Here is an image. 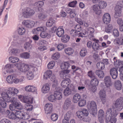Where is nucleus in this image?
<instances>
[{
    "mask_svg": "<svg viewBox=\"0 0 123 123\" xmlns=\"http://www.w3.org/2000/svg\"><path fill=\"white\" fill-rule=\"evenodd\" d=\"M119 113V112L115 108L112 107L108 109L106 112L105 122L108 123L109 122L114 121L117 119L115 117Z\"/></svg>",
    "mask_w": 123,
    "mask_h": 123,
    "instance_id": "obj_1",
    "label": "nucleus"
},
{
    "mask_svg": "<svg viewBox=\"0 0 123 123\" xmlns=\"http://www.w3.org/2000/svg\"><path fill=\"white\" fill-rule=\"evenodd\" d=\"M18 92V90L13 87H10L8 88L6 92H3L1 94L2 96L8 101H10V98L13 97H14L15 94H17Z\"/></svg>",
    "mask_w": 123,
    "mask_h": 123,
    "instance_id": "obj_2",
    "label": "nucleus"
},
{
    "mask_svg": "<svg viewBox=\"0 0 123 123\" xmlns=\"http://www.w3.org/2000/svg\"><path fill=\"white\" fill-rule=\"evenodd\" d=\"M87 107L89 112L92 115L97 112V105L94 101H88L87 103Z\"/></svg>",
    "mask_w": 123,
    "mask_h": 123,
    "instance_id": "obj_3",
    "label": "nucleus"
},
{
    "mask_svg": "<svg viewBox=\"0 0 123 123\" xmlns=\"http://www.w3.org/2000/svg\"><path fill=\"white\" fill-rule=\"evenodd\" d=\"M88 112L87 109H83L81 111H78L77 112L78 117L81 119L85 121V117L87 116L88 114Z\"/></svg>",
    "mask_w": 123,
    "mask_h": 123,
    "instance_id": "obj_4",
    "label": "nucleus"
},
{
    "mask_svg": "<svg viewBox=\"0 0 123 123\" xmlns=\"http://www.w3.org/2000/svg\"><path fill=\"white\" fill-rule=\"evenodd\" d=\"M10 101H8V102H11L16 107L17 109L19 110H21L23 108L22 104L18 101L17 100L16 98L15 97H13L11 98H10Z\"/></svg>",
    "mask_w": 123,
    "mask_h": 123,
    "instance_id": "obj_5",
    "label": "nucleus"
},
{
    "mask_svg": "<svg viewBox=\"0 0 123 123\" xmlns=\"http://www.w3.org/2000/svg\"><path fill=\"white\" fill-rule=\"evenodd\" d=\"M115 106L119 111H121L123 109V98L120 97L116 101Z\"/></svg>",
    "mask_w": 123,
    "mask_h": 123,
    "instance_id": "obj_6",
    "label": "nucleus"
},
{
    "mask_svg": "<svg viewBox=\"0 0 123 123\" xmlns=\"http://www.w3.org/2000/svg\"><path fill=\"white\" fill-rule=\"evenodd\" d=\"M105 90V89L101 90L99 92L100 98L103 104L105 103L106 100V95Z\"/></svg>",
    "mask_w": 123,
    "mask_h": 123,
    "instance_id": "obj_7",
    "label": "nucleus"
},
{
    "mask_svg": "<svg viewBox=\"0 0 123 123\" xmlns=\"http://www.w3.org/2000/svg\"><path fill=\"white\" fill-rule=\"evenodd\" d=\"M35 13V11L33 9L29 7H27L25 11L23 13V16L25 18H27L31 16Z\"/></svg>",
    "mask_w": 123,
    "mask_h": 123,
    "instance_id": "obj_8",
    "label": "nucleus"
},
{
    "mask_svg": "<svg viewBox=\"0 0 123 123\" xmlns=\"http://www.w3.org/2000/svg\"><path fill=\"white\" fill-rule=\"evenodd\" d=\"M122 5H118L116 6L115 8V14L114 15L115 18H117L121 15L122 10Z\"/></svg>",
    "mask_w": 123,
    "mask_h": 123,
    "instance_id": "obj_9",
    "label": "nucleus"
},
{
    "mask_svg": "<svg viewBox=\"0 0 123 123\" xmlns=\"http://www.w3.org/2000/svg\"><path fill=\"white\" fill-rule=\"evenodd\" d=\"M44 5V2L42 1H37L35 3L34 5V8L37 12H40L41 10L42 9V7Z\"/></svg>",
    "mask_w": 123,
    "mask_h": 123,
    "instance_id": "obj_10",
    "label": "nucleus"
},
{
    "mask_svg": "<svg viewBox=\"0 0 123 123\" xmlns=\"http://www.w3.org/2000/svg\"><path fill=\"white\" fill-rule=\"evenodd\" d=\"M22 23L25 26L28 28L33 27L35 24L34 22L30 20H24L22 22Z\"/></svg>",
    "mask_w": 123,
    "mask_h": 123,
    "instance_id": "obj_11",
    "label": "nucleus"
},
{
    "mask_svg": "<svg viewBox=\"0 0 123 123\" xmlns=\"http://www.w3.org/2000/svg\"><path fill=\"white\" fill-rule=\"evenodd\" d=\"M49 78L51 81H53V88H55L56 89L59 90L60 87L58 86V82L57 80L55 79V75L52 74Z\"/></svg>",
    "mask_w": 123,
    "mask_h": 123,
    "instance_id": "obj_12",
    "label": "nucleus"
},
{
    "mask_svg": "<svg viewBox=\"0 0 123 123\" xmlns=\"http://www.w3.org/2000/svg\"><path fill=\"white\" fill-rule=\"evenodd\" d=\"M52 105L51 103H47L44 107L45 112L47 114L51 113L52 111Z\"/></svg>",
    "mask_w": 123,
    "mask_h": 123,
    "instance_id": "obj_13",
    "label": "nucleus"
},
{
    "mask_svg": "<svg viewBox=\"0 0 123 123\" xmlns=\"http://www.w3.org/2000/svg\"><path fill=\"white\" fill-rule=\"evenodd\" d=\"M110 73L113 79H116L118 75V72L117 68H114L111 69L110 70Z\"/></svg>",
    "mask_w": 123,
    "mask_h": 123,
    "instance_id": "obj_14",
    "label": "nucleus"
},
{
    "mask_svg": "<svg viewBox=\"0 0 123 123\" xmlns=\"http://www.w3.org/2000/svg\"><path fill=\"white\" fill-rule=\"evenodd\" d=\"M40 36L41 37L43 38L46 37L48 38H50L51 37L50 31L46 28V30H45L41 32Z\"/></svg>",
    "mask_w": 123,
    "mask_h": 123,
    "instance_id": "obj_15",
    "label": "nucleus"
},
{
    "mask_svg": "<svg viewBox=\"0 0 123 123\" xmlns=\"http://www.w3.org/2000/svg\"><path fill=\"white\" fill-rule=\"evenodd\" d=\"M94 41L95 42L93 43L92 48L93 50L96 52H97V51L100 49V47L99 45V41L98 40L94 39Z\"/></svg>",
    "mask_w": 123,
    "mask_h": 123,
    "instance_id": "obj_16",
    "label": "nucleus"
},
{
    "mask_svg": "<svg viewBox=\"0 0 123 123\" xmlns=\"http://www.w3.org/2000/svg\"><path fill=\"white\" fill-rule=\"evenodd\" d=\"M54 89H55V91L54 92V95L55 98V99L57 100L61 99L62 97V95L60 91L62 90L60 88L59 90L56 89L55 88H53Z\"/></svg>",
    "mask_w": 123,
    "mask_h": 123,
    "instance_id": "obj_17",
    "label": "nucleus"
},
{
    "mask_svg": "<svg viewBox=\"0 0 123 123\" xmlns=\"http://www.w3.org/2000/svg\"><path fill=\"white\" fill-rule=\"evenodd\" d=\"M111 16L110 14L108 13L105 14L103 17V20L104 23L107 24H109L111 21Z\"/></svg>",
    "mask_w": 123,
    "mask_h": 123,
    "instance_id": "obj_18",
    "label": "nucleus"
},
{
    "mask_svg": "<svg viewBox=\"0 0 123 123\" xmlns=\"http://www.w3.org/2000/svg\"><path fill=\"white\" fill-rule=\"evenodd\" d=\"M113 86L117 90L120 91L122 89V84L119 80H116L113 84Z\"/></svg>",
    "mask_w": 123,
    "mask_h": 123,
    "instance_id": "obj_19",
    "label": "nucleus"
},
{
    "mask_svg": "<svg viewBox=\"0 0 123 123\" xmlns=\"http://www.w3.org/2000/svg\"><path fill=\"white\" fill-rule=\"evenodd\" d=\"M16 64H17V63H15L14 64H7L5 66L4 68V69H3V70H5L8 73H12L13 72V70H9V69H10L12 68H13L16 67L15 65H16Z\"/></svg>",
    "mask_w": 123,
    "mask_h": 123,
    "instance_id": "obj_20",
    "label": "nucleus"
},
{
    "mask_svg": "<svg viewBox=\"0 0 123 123\" xmlns=\"http://www.w3.org/2000/svg\"><path fill=\"white\" fill-rule=\"evenodd\" d=\"M36 69V68H32L31 70L28 71L26 74V76L28 79L29 80H31L33 79L34 77L33 73L34 72Z\"/></svg>",
    "mask_w": 123,
    "mask_h": 123,
    "instance_id": "obj_21",
    "label": "nucleus"
},
{
    "mask_svg": "<svg viewBox=\"0 0 123 123\" xmlns=\"http://www.w3.org/2000/svg\"><path fill=\"white\" fill-rule=\"evenodd\" d=\"M104 81L107 87H109L112 85L111 79L109 76H106L105 77Z\"/></svg>",
    "mask_w": 123,
    "mask_h": 123,
    "instance_id": "obj_22",
    "label": "nucleus"
},
{
    "mask_svg": "<svg viewBox=\"0 0 123 123\" xmlns=\"http://www.w3.org/2000/svg\"><path fill=\"white\" fill-rule=\"evenodd\" d=\"M66 12L70 14L71 18H73L75 17L76 15L75 11L74 9H72L69 8H66L65 9Z\"/></svg>",
    "mask_w": 123,
    "mask_h": 123,
    "instance_id": "obj_23",
    "label": "nucleus"
},
{
    "mask_svg": "<svg viewBox=\"0 0 123 123\" xmlns=\"http://www.w3.org/2000/svg\"><path fill=\"white\" fill-rule=\"evenodd\" d=\"M92 9L95 13L98 15H100L102 13L101 10L97 5H94L93 6Z\"/></svg>",
    "mask_w": 123,
    "mask_h": 123,
    "instance_id": "obj_24",
    "label": "nucleus"
},
{
    "mask_svg": "<svg viewBox=\"0 0 123 123\" xmlns=\"http://www.w3.org/2000/svg\"><path fill=\"white\" fill-rule=\"evenodd\" d=\"M16 65V67L19 71L22 72H24L25 63H17Z\"/></svg>",
    "mask_w": 123,
    "mask_h": 123,
    "instance_id": "obj_25",
    "label": "nucleus"
},
{
    "mask_svg": "<svg viewBox=\"0 0 123 123\" xmlns=\"http://www.w3.org/2000/svg\"><path fill=\"white\" fill-rule=\"evenodd\" d=\"M13 40L16 46L20 45L21 42L19 36L17 35H14L13 36Z\"/></svg>",
    "mask_w": 123,
    "mask_h": 123,
    "instance_id": "obj_26",
    "label": "nucleus"
},
{
    "mask_svg": "<svg viewBox=\"0 0 123 123\" xmlns=\"http://www.w3.org/2000/svg\"><path fill=\"white\" fill-rule=\"evenodd\" d=\"M35 67V65L33 64H30L29 65L25 64L24 73L28 72L31 70L32 68H34Z\"/></svg>",
    "mask_w": 123,
    "mask_h": 123,
    "instance_id": "obj_27",
    "label": "nucleus"
},
{
    "mask_svg": "<svg viewBox=\"0 0 123 123\" xmlns=\"http://www.w3.org/2000/svg\"><path fill=\"white\" fill-rule=\"evenodd\" d=\"M62 27V26L59 27L56 31V35L59 37H62L64 34V31Z\"/></svg>",
    "mask_w": 123,
    "mask_h": 123,
    "instance_id": "obj_28",
    "label": "nucleus"
},
{
    "mask_svg": "<svg viewBox=\"0 0 123 123\" xmlns=\"http://www.w3.org/2000/svg\"><path fill=\"white\" fill-rule=\"evenodd\" d=\"M50 90V86L48 83L43 85L42 88V92L43 93H46L48 92Z\"/></svg>",
    "mask_w": 123,
    "mask_h": 123,
    "instance_id": "obj_29",
    "label": "nucleus"
},
{
    "mask_svg": "<svg viewBox=\"0 0 123 123\" xmlns=\"http://www.w3.org/2000/svg\"><path fill=\"white\" fill-rule=\"evenodd\" d=\"M71 104V99L68 98L65 100L63 107V108L65 110L67 109L70 107Z\"/></svg>",
    "mask_w": 123,
    "mask_h": 123,
    "instance_id": "obj_30",
    "label": "nucleus"
},
{
    "mask_svg": "<svg viewBox=\"0 0 123 123\" xmlns=\"http://www.w3.org/2000/svg\"><path fill=\"white\" fill-rule=\"evenodd\" d=\"M21 51V50L18 48H13L12 49L9 48L8 51L10 54H17L20 53Z\"/></svg>",
    "mask_w": 123,
    "mask_h": 123,
    "instance_id": "obj_31",
    "label": "nucleus"
},
{
    "mask_svg": "<svg viewBox=\"0 0 123 123\" xmlns=\"http://www.w3.org/2000/svg\"><path fill=\"white\" fill-rule=\"evenodd\" d=\"M70 65L68 62L62 63L61 65V68L62 69L65 70H67L70 67Z\"/></svg>",
    "mask_w": 123,
    "mask_h": 123,
    "instance_id": "obj_32",
    "label": "nucleus"
},
{
    "mask_svg": "<svg viewBox=\"0 0 123 123\" xmlns=\"http://www.w3.org/2000/svg\"><path fill=\"white\" fill-rule=\"evenodd\" d=\"M70 80L69 79L62 80L61 83V86L63 88L67 87L70 84Z\"/></svg>",
    "mask_w": 123,
    "mask_h": 123,
    "instance_id": "obj_33",
    "label": "nucleus"
},
{
    "mask_svg": "<svg viewBox=\"0 0 123 123\" xmlns=\"http://www.w3.org/2000/svg\"><path fill=\"white\" fill-rule=\"evenodd\" d=\"M52 74L51 71L48 70L45 72L43 75V78L44 79L47 80L49 78Z\"/></svg>",
    "mask_w": 123,
    "mask_h": 123,
    "instance_id": "obj_34",
    "label": "nucleus"
},
{
    "mask_svg": "<svg viewBox=\"0 0 123 123\" xmlns=\"http://www.w3.org/2000/svg\"><path fill=\"white\" fill-rule=\"evenodd\" d=\"M55 21L52 18H50L48 20L46 23L47 26L50 27L52 25H55Z\"/></svg>",
    "mask_w": 123,
    "mask_h": 123,
    "instance_id": "obj_35",
    "label": "nucleus"
},
{
    "mask_svg": "<svg viewBox=\"0 0 123 123\" xmlns=\"http://www.w3.org/2000/svg\"><path fill=\"white\" fill-rule=\"evenodd\" d=\"M81 98V96L79 93L75 94L73 98V101L74 103H77Z\"/></svg>",
    "mask_w": 123,
    "mask_h": 123,
    "instance_id": "obj_36",
    "label": "nucleus"
},
{
    "mask_svg": "<svg viewBox=\"0 0 123 123\" xmlns=\"http://www.w3.org/2000/svg\"><path fill=\"white\" fill-rule=\"evenodd\" d=\"M2 97V98L0 97V105L3 108H5L6 106V104L4 100L7 102H8L6 101V100L3 98V96Z\"/></svg>",
    "mask_w": 123,
    "mask_h": 123,
    "instance_id": "obj_37",
    "label": "nucleus"
},
{
    "mask_svg": "<svg viewBox=\"0 0 123 123\" xmlns=\"http://www.w3.org/2000/svg\"><path fill=\"white\" fill-rule=\"evenodd\" d=\"M14 113L15 114L16 118H18L19 119H22V115H23V112H21L20 111L15 110Z\"/></svg>",
    "mask_w": 123,
    "mask_h": 123,
    "instance_id": "obj_38",
    "label": "nucleus"
},
{
    "mask_svg": "<svg viewBox=\"0 0 123 123\" xmlns=\"http://www.w3.org/2000/svg\"><path fill=\"white\" fill-rule=\"evenodd\" d=\"M113 28V26L111 24H109L105 28V31L108 33H111L112 32Z\"/></svg>",
    "mask_w": 123,
    "mask_h": 123,
    "instance_id": "obj_39",
    "label": "nucleus"
},
{
    "mask_svg": "<svg viewBox=\"0 0 123 123\" xmlns=\"http://www.w3.org/2000/svg\"><path fill=\"white\" fill-rule=\"evenodd\" d=\"M32 41L31 40H30L27 42L25 43L24 45V47L26 49H31L32 48V46L31 43Z\"/></svg>",
    "mask_w": 123,
    "mask_h": 123,
    "instance_id": "obj_40",
    "label": "nucleus"
},
{
    "mask_svg": "<svg viewBox=\"0 0 123 123\" xmlns=\"http://www.w3.org/2000/svg\"><path fill=\"white\" fill-rule=\"evenodd\" d=\"M23 102L26 104H31L32 102V100L31 98L25 96L23 100Z\"/></svg>",
    "mask_w": 123,
    "mask_h": 123,
    "instance_id": "obj_41",
    "label": "nucleus"
},
{
    "mask_svg": "<svg viewBox=\"0 0 123 123\" xmlns=\"http://www.w3.org/2000/svg\"><path fill=\"white\" fill-rule=\"evenodd\" d=\"M98 83V81L96 77L92 79L90 81L91 84L93 87L97 86Z\"/></svg>",
    "mask_w": 123,
    "mask_h": 123,
    "instance_id": "obj_42",
    "label": "nucleus"
},
{
    "mask_svg": "<svg viewBox=\"0 0 123 123\" xmlns=\"http://www.w3.org/2000/svg\"><path fill=\"white\" fill-rule=\"evenodd\" d=\"M95 73L96 75L99 78H103L104 76V74L103 72L100 70H97L95 71Z\"/></svg>",
    "mask_w": 123,
    "mask_h": 123,
    "instance_id": "obj_43",
    "label": "nucleus"
},
{
    "mask_svg": "<svg viewBox=\"0 0 123 123\" xmlns=\"http://www.w3.org/2000/svg\"><path fill=\"white\" fill-rule=\"evenodd\" d=\"M7 113L8 117L10 119H16L15 114L13 113H10L9 110H7L6 111Z\"/></svg>",
    "mask_w": 123,
    "mask_h": 123,
    "instance_id": "obj_44",
    "label": "nucleus"
},
{
    "mask_svg": "<svg viewBox=\"0 0 123 123\" xmlns=\"http://www.w3.org/2000/svg\"><path fill=\"white\" fill-rule=\"evenodd\" d=\"M97 68L99 70H103L105 68V64L104 63L101 62H98L96 65Z\"/></svg>",
    "mask_w": 123,
    "mask_h": 123,
    "instance_id": "obj_45",
    "label": "nucleus"
},
{
    "mask_svg": "<svg viewBox=\"0 0 123 123\" xmlns=\"http://www.w3.org/2000/svg\"><path fill=\"white\" fill-rule=\"evenodd\" d=\"M70 38V37L69 36L67 35H65L62 38L61 41L63 43H67L69 41Z\"/></svg>",
    "mask_w": 123,
    "mask_h": 123,
    "instance_id": "obj_46",
    "label": "nucleus"
},
{
    "mask_svg": "<svg viewBox=\"0 0 123 123\" xmlns=\"http://www.w3.org/2000/svg\"><path fill=\"white\" fill-rule=\"evenodd\" d=\"M101 9H104L105 8L107 5L106 3L104 1H100L98 5Z\"/></svg>",
    "mask_w": 123,
    "mask_h": 123,
    "instance_id": "obj_47",
    "label": "nucleus"
},
{
    "mask_svg": "<svg viewBox=\"0 0 123 123\" xmlns=\"http://www.w3.org/2000/svg\"><path fill=\"white\" fill-rule=\"evenodd\" d=\"M64 51L66 54H73L74 51V49L71 48H66Z\"/></svg>",
    "mask_w": 123,
    "mask_h": 123,
    "instance_id": "obj_48",
    "label": "nucleus"
},
{
    "mask_svg": "<svg viewBox=\"0 0 123 123\" xmlns=\"http://www.w3.org/2000/svg\"><path fill=\"white\" fill-rule=\"evenodd\" d=\"M30 104H26L25 105L26 110L27 112L31 111L33 109V107L32 105Z\"/></svg>",
    "mask_w": 123,
    "mask_h": 123,
    "instance_id": "obj_49",
    "label": "nucleus"
},
{
    "mask_svg": "<svg viewBox=\"0 0 123 123\" xmlns=\"http://www.w3.org/2000/svg\"><path fill=\"white\" fill-rule=\"evenodd\" d=\"M71 113L70 111H68L67 112L64 116V119L69 121L71 116Z\"/></svg>",
    "mask_w": 123,
    "mask_h": 123,
    "instance_id": "obj_50",
    "label": "nucleus"
},
{
    "mask_svg": "<svg viewBox=\"0 0 123 123\" xmlns=\"http://www.w3.org/2000/svg\"><path fill=\"white\" fill-rule=\"evenodd\" d=\"M18 32L19 35H23L25 33V30L24 28L19 27L18 29Z\"/></svg>",
    "mask_w": 123,
    "mask_h": 123,
    "instance_id": "obj_51",
    "label": "nucleus"
},
{
    "mask_svg": "<svg viewBox=\"0 0 123 123\" xmlns=\"http://www.w3.org/2000/svg\"><path fill=\"white\" fill-rule=\"evenodd\" d=\"M9 59L10 61L12 63L18 62L19 60V59L16 57H10L9 58Z\"/></svg>",
    "mask_w": 123,
    "mask_h": 123,
    "instance_id": "obj_52",
    "label": "nucleus"
},
{
    "mask_svg": "<svg viewBox=\"0 0 123 123\" xmlns=\"http://www.w3.org/2000/svg\"><path fill=\"white\" fill-rule=\"evenodd\" d=\"M71 93V90L69 88H66L64 92V94L65 96H67L70 94Z\"/></svg>",
    "mask_w": 123,
    "mask_h": 123,
    "instance_id": "obj_53",
    "label": "nucleus"
},
{
    "mask_svg": "<svg viewBox=\"0 0 123 123\" xmlns=\"http://www.w3.org/2000/svg\"><path fill=\"white\" fill-rule=\"evenodd\" d=\"M86 103V101L84 99H81L78 103V105L80 107H82L85 105Z\"/></svg>",
    "mask_w": 123,
    "mask_h": 123,
    "instance_id": "obj_54",
    "label": "nucleus"
},
{
    "mask_svg": "<svg viewBox=\"0 0 123 123\" xmlns=\"http://www.w3.org/2000/svg\"><path fill=\"white\" fill-rule=\"evenodd\" d=\"M22 119L26 120L29 119L30 117V116L28 113H25L23 112Z\"/></svg>",
    "mask_w": 123,
    "mask_h": 123,
    "instance_id": "obj_55",
    "label": "nucleus"
},
{
    "mask_svg": "<svg viewBox=\"0 0 123 123\" xmlns=\"http://www.w3.org/2000/svg\"><path fill=\"white\" fill-rule=\"evenodd\" d=\"M88 75L91 78L93 79L96 78L94 73L92 71H89L88 72Z\"/></svg>",
    "mask_w": 123,
    "mask_h": 123,
    "instance_id": "obj_56",
    "label": "nucleus"
},
{
    "mask_svg": "<svg viewBox=\"0 0 123 123\" xmlns=\"http://www.w3.org/2000/svg\"><path fill=\"white\" fill-rule=\"evenodd\" d=\"M13 77L12 76L10 75L8 76L6 78V81L9 83L12 84L13 82L12 79Z\"/></svg>",
    "mask_w": 123,
    "mask_h": 123,
    "instance_id": "obj_57",
    "label": "nucleus"
},
{
    "mask_svg": "<svg viewBox=\"0 0 123 123\" xmlns=\"http://www.w3.org/2000/svg\"><path fill=\"white\" fill-rule=\"evenodd\" d=\"M58 117L57 115L56 114H52L51 116V118L53 121H55L57 120Z\"/></svg>",
    "mask_w": 123,
    "mask_h": 123,
    "instance_id": "obj_58",
    "label": "nucleus"
},
{
    "mask_svg": "<svg viewBox=\"0 0 123 123\" xmlns=\"http://www.w3.org/2000/svg\"><path fill=\"white\" fill-rule=\"evenodd\" d=\"M55 65V62L54 61L50 62L48 65V68L49 69H51L53 68Z\"/></svg>",
    "mask_w": 123,
    "mask_h": 123,
    "instance_id": "obj_59",
    "label": "nucleus"
},
{
    "mask_svg": "<svg viewBox=\"0 0 123 123\" xmlns=\"http://www.w3.org/2000/svg\"><path fill=\"white\" fill-rule=\"evenodd\" d=\"M79 37H86L88 35L87 32L86 31H85L84 33L80 32L78 34Z\"/></svg>",
    "mask_w": 123,
    "mask_h": 123,
    "instance_id": "obj_60",
    "label": "nucleus"
},
{
    "mask_svg": "<svg viewBox=\"0 0 123 123\" xmlns=\"http://www.w3.org/2000/svg\"><path fill=\"white\" fill-rule=\"evenodd\" d=\"M113 35L115 37H118L119 35V32L116 29H114L113 30Z\"/></svg>",
    "mask_w": 123,
    "mask_h": 123,
    "instance_id": "obj_61",
    "label": "nucleus"
},
{
    "mask_svg": "<svg viewBox=\"0 0 123 123\" xmlns=\"http://www.w3.org/2000/svg\"><path fill=\"white\" fill-rule=\"evenodd\" d=\"M37 28V31L38 32L40 33L43 31L44 30H46V28L44 26H40L39 27H38Z\"/></svg>",
    "mask_w": 123,
    "mask_h": 123,
    "instance_id": "obj_62",
    "label": "nucleus"
},
{
    "mask_svg": "<svg viewBox=\"0 0 123 123\" xmlns=\"http://www.w3.org/2000/svg\"><path fill=\"white\" fill-rule=\"evenodd\" d=\"M75 30L77 33L80 31L81 30V26L80 25H76L75 27Z\"/></svg>",
    "mask_w": 123,
    "mask_h": 123,
    "instance_id": "obj_63",
    "label": "nucleus"
},
{
    "mask_svg": "<svg viewBox=\"0 0 123 123\" xmlns=\"http://www.w3.org/2000/svg\"><path fill=\"white\" fill-rule=\"evenodd\" d=\"M48 99L49 101L53 102L55 101L56 99L54 95H51L48 97Z\"/></svg>",
    "mask_w": 123,
    "mask_h": 123,
    "instance_id": "obj_64",
    "label": "nucleus"
}]
</instances>
